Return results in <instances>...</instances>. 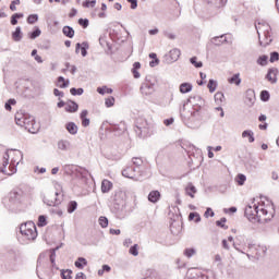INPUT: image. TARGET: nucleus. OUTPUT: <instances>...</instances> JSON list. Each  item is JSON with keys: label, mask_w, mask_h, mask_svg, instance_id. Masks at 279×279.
<instances>
[{"label": "nucleus", "mask_w": 279, "mask_h": 279, "mask_svg": "<svg viewBox=\"0 0 279 279\" xmlns=\"http://www.w3.org/2000/svg\"><path fill=\"white\" fill-rule=\"evenodd\" d=\"M45 204H47V206H60V204H62L60 193L56 192L54 194L48 196V198H45Z\"/></svg>", "instance_id": "9d476101"}, {"label": "nucleus", "mask_w": 279, "mask_h": 279, "mask_svg": "<svg viewBox=\"0 0 279 279\" xmlns=\"http://www.w3.org/2000/svg\"><path fill=\"white\" fill-rule=\"evenodd\" d=\"M86 117H88V110H83L81 112V120H82L83 128H88V125H90V119Z\"/></svg>", "instance_id": "393cba45"}, {"label": "nucleus", "mask_w": 279, "mask_h": 279, "mask_svg": "<svg viewBox=\"0 0 279 279\" xmlns=\"http://www.w3.org/2000/svg\"><path fill=\"white\" fill-rule=\"evenodd\" d=\"M207 88L209 89V93H215V90H217V82H215V80H209Z\"/></svg>", "instance_id": "c03bdc74"}, {"label": "nucleus", "mask_w": 279, "mask_h": 279, "mask_svg": "<svg viewBox=\"0 0 279 279\" xmlns=\"http://www.w3.org/2000/svg\"><path fill=\"white\" fill-rule=\"evenodd\" d=\"M37 226L39 227V228H45V226H47V217L46 216H39L38 217V223H37Z\"/></svg>", "instance_id": "49530a36"}, {"label": "nucleus", "mask_w": 279, "mask_h": 279, "mask_svg": "<svg viewBox=\"0 0 279 279\" xmlns=\"http://www.w3.org/2000/svg\"><path fill=\"white\" fill-rule=\"evenodd\" d=\"M185 193L186 195H189L190 197H195V193H197V189L195 187V185H193L192 183L187 184V186L185 187Z\"/></svg>", "instance_id": "bb28decb"}, {"label": "nucleus", "mask_w": 279, "mask_h": 279, "mask_svg": "<svg viewBox=\"0 0 279 279\" xmlns=\"http://www.w3.org/2000/svg\"><path fill=\"white\" fill-rule=\"evenodd\" d=\"M37 21H38V14H31L27 17V23L29 25H34V23H37Z\"/></svg>", "instance_id": "09e8293b"}, {"label": "nucleus", "mask_w": 279, "mask_h": 279, "mask_svg": "<svg viewBox=\"0 0 279 279\" xmlns=\"http://www.w3.org/2000/svg\"><path fill=\"white\" fill-rule=\"evenodd\" d=\"M245 180H247V177L245 174H238L235 178V182L239 184V186H243L245 184Z\"/></svg>", "instance_id": "a19ab883"}, {"label": "nucleus", "mask_w": 279, "mask_h": 279, "mask_svg": "<svg viewBox=\"0 0 279 279\" xmlns=\"http://www.w3.org/2000/svg\"><path fill=\"white\" fill-rule=\"evenodd\" d=\"M160 201V193L158 191H151L148 194V202H151V204H156Z\"/></svg>", "instance_id": "5701e85b"}, {"label": "nucleus", "mask_w": 279, "mask_h": 279, "mask_svg": "<svg viewBox=\"0 0 279 279\" xmlns=\"http://www.w3.org/2000/svg\"><path fill=\"white\" fill-rule=\"evenodd\" d=\"M154 86H155L154 83H143L142 86H141L142 95H146V96L153 95L154 94Z\"/></svg>", "instance_id": "2eb2a0df"}, {"label": "nucleus", "mask_w": 279, "mask_h": 279, "mask_svg": "<svg viewBox=\"0 0 279 279\" xmlns=\"http://www.w3.org/2000/svg\"><path fill=\"white\" fill-rule=\"evenodd\" d=\"M229 84H235V86H241V77L240 74L236 73L232 77L228 80Z\"/></svg>", "instance_id": "72a5a7b5"}, {"label": "nucleus", "mask_w": 279, "mask_h": 279, "mask_svg": "<svg viewBox=\"0 0 279 279\" xmlns=\"http://www.w3.org/2000/svg\"><path fill=\"white\" fill-rule=\"evenodd\" d=\"M269 97H270L269 92L263 90V92L260 93V99H262V101H267V100L269 99Z\"/></svg>", "instance_id": "bf43d9fd"}, {"label": "nucleus", "mask_w": 279, "mask_h": 279, "mask_svg": "<svg viewBox=\"0 0 279 279\" xmlns=\"http://www.w3.org/2000/svg\"><path fill=\"white\" fill-rule=\"evenodd\" d=\"M98 221L99 226H101L102 228H108V219L106 218V216H100Z\"/></svg>", "instance_id": "864d4df0"}, {"label": "nucleus", "mask_w": 279, "mask_h": 279, "mask_svg": "<svg viewBox=\"0 0 279 279\" xmlns=\"http://www.w3.org/2000/svg\"><path fill=\"white\" fill-rule=\"evenodd\" d=\"M244 215L248 221H256V219H260L258 205L247 206L244 210Z\"/></svg>", "instance_id": "6e6552de"}, {"label": "nucleus", "mask_w": 279, "mask_h": 279, "mask_svg": "<svg viewBox=\"0 0 279 279\" xmlns=\"http://www.w3.org/2000/svg\"><path fill=\"white\" fill-rule=\"evenodd\" d=\"M255 29L257 31L259 45L260 47H267V45H271V26H269L266 22H258L255 24Z\"/></svg>", "instance_id": "f03ea898"}, {"label": "nucleus", "mask_w": 279, "mask_h": 279, "mask_svg": "<svg viewBox=\"0 0 279 279\" xmlns=\"http://www.w3.org/2000/svg\"><path fill=\"white\" fill-rule=\"evenodd\" d=\"M97 0H86L83 2V8H95Z\"/></svg>", "instance_id": "8fccbe9b"}, {"label": "nucleus", "mask_w": 279, "mask_h": 279, "mask_svg": "<svg viewBox=\"0 0 279 279\" xmlns=\"http://www.w3.org/2000/svg\"><path fill=\"white\" fill-rule=\"evenodd\" d=\"M25 199V192L23 190H13L9 193V208H16L21 206Z\"/></svg>", "instance_id": "423d86ee"}, {"label": "nucleus", "mask_w": 279, "mask_h": 279, "mask_svg": "<svg viewBox=\"0 0 279 279\" xmlns=\"http://www.w3.org/2000/svg\"><path fill=\"white\" fill-rule=\"evenodd\" d=\"M61 278L62 279H73V270H71V269L61 270Z\"/></svg>", "instance_id": "e433bc0d"}, {"label": "nucleus", "mask_w": 279, "mask_h": 279, "mask_svg": "<svg viewBox=\"0 0 279 279\" xmlns=\"http://www.w3.org/2000/svg\"><path fill=\"white\" fill-rule=\"evenodd\" d=\"M128 3H131V10H136L138 8V0H126Z\"/></svg>", "instance_id": "69168bd1"}, {"label": "nucleus", "mask_w": 279, "mask_h": 279, "mask_svg": "<svg viewBox=\"0 0 279 279\" xmlns=\"http://www.w3.org/2000/svg\"><path fill=\"white\" fill-rule=\"evenodd\" d=\"M204 217L208 219V217H215V211H213V208L208 207L204 214Z\"/></svg>", "instance_id": "0e129e2a"}, {"label": "nucleus", "mask_w": 279, "mask_h": 279, "mask_svg": "<svg viewBox=\"0 0 279 279\" xmlns=\"http://www.w3.org/2000/svg\"><path fill=\"white\" fill-rule=\"evenodd\" d=\"M53 95H54V97H59V99H60V98L64 97V92H60V89L54 88Z\"/></svg>", "instance_id": "338daca9"}, {"label": "nucleus", "mask_w": 279, "mask_h": 279, "mask_svg": "<svg viewBox=\"0 0 279 279\" xmlns=\"http://www.w3.org/2000/svg\"><path fill=\"white\" fill-rule=\"evenodd\" d=\"M20 232L23 236H25V239H27V241H35V239L38 236L36 225L32 221L21 225Z\"/></svg>", "instance_id": "20e7f679"}, {"label": "nucleus", "mask_w": 279, "mask_h": 279, "mask_svg": "<svg viewBox=\"0 0 279 279\" xmlns=\"http://www.w3.org/2000/svg\"><path fill=\"white\" fill-rule=\"evenodd\" d=\"M40 34H43L40 28L38 26H35V29L33 32L28 33V38L31 40H36V38H38L40 36Z\"/></svg>", "instance_id": "c756f323"}, {"label": "nucleus", "mask_w": 279, "mask_h": 279, "mask_svg": "<svg viewBox=\"0 0 279 279\" xmlns=\"http://www.w3.org/2000/svg\"><path fill=\"white\" fill-rule=\"evenodd\" d=\"M65 130L69 132V134H72V136H75V134H77L80 129L77 128V124H75V122H68L65 124Z\"/></svg>", "instance_id": "6ab92c4d"}, {"label": "nucleus", "mask_w": 279, "mask_h": 279, "mask_svg": "<svg viewBox=\"0 0 279 279\" xmlns=\"http://www.w3.org/2000/svg\"><path fill=\"white\" fill-rule=\"evenodd\" d=\"M16 256L14 254H9L4 257L3 263L1 264V271L4 274H12L17 269Z\"/></svg>", "instance_id": "0eeeda50"}, {"label": "nucleus", "mask_w": 279, "mask_h": 279, "mask_svg": "<svg viewBox=\"0 0 279 279\" xmlns=\"http://www.w3.org/2000/svg\"><path fill=\"white\" fill-rule=\"evenodd\" d=\"M255 101H256V92H254V89H247L245 93L246 106H254Z\"/></svg>", "instance_id": "4468645a"}, {"label": "nucleus", "mask_w": 279, "mask_h": 279, "mask_svg": "<svg viewBox=\"0 0 279 279\" xmlns=\"http://www.w3.org/2000/svg\"><path fill=\"white\" fill-rule=\"evenodd\" d=\"M37 276L40 279H49V278H51V274L46 272V275H43V272H40V259H38V262H37Z\"/></svg>", "instance_id": "f704fd0d"}, {"label": "nucleus", "mask_w": 279, "mask_h": 279, "mask_svg": "<svg viewBox=\"0 0 279 279\" xmlns=\"http://www.w3.org/2000/svg\"><path fill=\"white\" fill-rule=\"evenodd\" d=\"M129 253L132 254V256H138V244L131 246Z\"/></svg>", "instance_id": "603ef678"}, {"label": "nucleus", "mask_w": 279, "mask_h": 279, "mask_svg": "<svg viewBox=\"0 0 279 279\" xmlns=\"http://www.w3.org/2000/svg\"><path fill=\"white\" fill-rule=\"evenodd\" d=\"M269 60V57L267 54L260 56L257 59V64H259V66H267V61Z\"/></svg>", "instance_id": "4c0bfd02"}, {"label": "nucleus", "mask_w": 279, "mask_h": 279, "mask_svg": "<svg viewBox=\"0 0 279 279\" xmlns=\"http://www.w3.org/2000/svg\"><path fill=\"white\" fill-rule=\"evenodd\" d=\"M179 90L182 93V95H186V93H191V90H193V84L182 83L179 87Z\"/></svg>", "instance_id": "b1692460"}, {"label": "nucleus", "mask_w": 279, "mask_h": 279, "mask_svg": "<svg viewBox=\"0 0 279 279\" xmlns=\"http://www.w3.org/2000/svg\"><path fill=\"white\" fill-rule=\"evenodd\" d=\"M17 19H23V13H15L11 16V25H17L19 20Z\"/></svg>", "instance_id": "79ce46f5"}, {"label": "nucleus", "mask_w": 279, "mask_h": 279, "mask_svg": "<svg viewBox=\"0 0 279 279\" xmlns=\"http://www.w3.org/2000/svg\"><path fill=\"white\" fill-rule=\"evenodd\" d=\"M191 64H193L196 69H202L204 63L202 61H197V57H192L190 59Z\"/></svg>", "instance_id": "ea45409f"}, {"label": "nucleus", "mask_w": 279, "mask_h": 279, "mask_svg": "<svg viewBox=\"0 0 279 279\" xmlns=\"http://www.w3.org/2000/svg\"><path fill=\"white\" fill-rule=\"evenodd\" d=\"M80 110V105L73 100L65 102V112H77Z\"/></svg>", "instance_id": "dca6fc26"}, {"label": "nucleus", "mask_w": 279, "mask_h": 279, "mask_svg": "<svg viewBox=\"0 0 279 279\" xmlns=\"http://www.w3.org/2000/svg\"><path fill=\"white\" fill-rule=\"evenodd\" d=\"M169 53H170V58H171L172 62H178V59L181 56L180 49L174 48V49L170 50Z\"/></svg>", "instance_id": "2f4dec72"}, {"label": "nucleus", "mask_w": 279, "mask_h": 279, "mask_svg": "<svg viewBox=\"0 0 279 279\" xmlns=\"http://www.w3.org/2000/svg\"><path fill=\"white\" fill-rule=\"evenodd\" d=\"M132 160H133V165H134L135 167H143V159H142V158H140V157H134Z\"/></svg>", "instance_id": "13d9d810"}, {"label": "nucleus", "mask_w": 279, "mask_h": 279, "mask_svg": "<svg viewBox=\"0 0 279 279\" xmlns=\"http://www.w3.org/2000/svg\"><path fill=\"white\" fill-rule=\"evenodd\" d=\"M58 250H60V246H57L50 251V263L54 269H58V267H56V252H58Z\"/></svg>", "instance_id": "c9c22d12"}, {"label": "nucleus", "mask_w": 279, "mask_h": 279, "mask_svg": "<svg viewBox=\"0 0 279 279\" xmlns=\"http://www.w3.org/2000/svg\"><path fill=\"white\" fill-rule=\"evenodd\" d=\"M105 106L107 108H112V106H114V97H109L105 100Z\"/></svg>", "instance_id": "6e6d98bb"}, {"label": "nucleus", "mask_w": 279, "mask_h": 279, "mask_svg": "<svg viewBox=\"0 0 279 279\" xmlns=\"http://www.w3.org/2000/svg\"><path fill=\"white\" fill-rule=\"evenodd\" d=\"M111 189H112V182H110L109 180H102L101 182L102 193H109Z\"/></svg>", "instance_id": "cd10ccee"}, {"label": "nucleus", "mask_w": 279, "mask_h": 279, "mask_svg": "<svg viewBox=\"0 0 279 279\" xmlns=\"http://www.w3.org/2000/svg\"><path fill=\"white\" fill-rule=\"evenodd\" d=\"M10 154H8V151L4 154L3 156V163H2V168H0V173H4V175H13V173H16V169L12 168L9 172L8 170H5V167L8 165H10Z\"/></svg>", "instance_id": "9b49d317"}, {"label": "nucleus", "mask_w": 279, "mask_h": 279, "mask_svg": "<svg viewBox=\"0 0 279 279\" xmlns=\"http://www.w3.org/2000/svg\"><path fill=\"white\" fill-rule=\"evenodd\" d=\"M223 99H225L223 93L218 92L215 94V101H220V104H221V101H223Z\"/></svg>", "instance_id": "e2e57ef3"}, {"label": "nucleus", "mask_w": 279, "mask_h": 279, "mask_svg": "<svg viewBox=\"0 0 279 279\" xmlns=\"http://www.w3.org/2000/svg\"><path fill=\"white\" fill-rule=\"evenodd\" d=\"M85 278L86 276L84 275V272H77L75 277V279H85Z\"/></svg>", "instance_id": "774afa93"}, {"label": "nucleus", "mask_w": 279, "mask_h": 279, "mask_svg": "<svg viewBox=\"0 0 279 279\" xmlns=\"http://www.w3.org/2000/svg\"><path fill=\"white\" fill-rule=\"evenodd\" d=\"M16 5H21V0H13L10 4V11L16 12Z\"/></svg>", "instance_id": "5fc2aeb1"}, {"label": "nucleus", "mask_w": 279, "mask_h": 279, "mask_svg": "<svg viewBox=\"0 0 279 279\" xmlns=\"http://www.w3.org/2000/svg\"><path fill=\"white\" fill-rule=\"evenodd\" d=\"M75 210H77V202L72 201L68 205V213L72 214L75 213Z\"/></svg>", "instance_id": "37998d69"}, {"label": "nucleus", "mask_w": 279, "mask_h": 279, "mask_svg": "<svg viewBox=\"0 0 279 279\" xmlns=\"http://www.w3.org/2000/svg\"><path fill=\"white\" fill-rule=\"evenodd\" d=\"M279 61V53L274 51L270 53V62H278Z\"/></svg>", "instance_id": "680f3d73"}, {"label": "nucleus", "mask_w": 279, "mask_h": 279, "mask_svg": "<svg viewBox=\"0 0 279 279\" xmlns=\"http://www.w3.org/2000/svg\"><path fill=\"white\" fill-rule=\"evenodd\" d=\"M12 38L14 43H21V40H23V32H21V26H17L12 33Z\"/></svg>", "instance_id": "412c9836"}, {"label": "nucleus", "mask_w": 279, "mask_h": 279, "mask_svg": "<svg viewBox=\"0 0 279 279\" xmlns=\"http://www.w3.org/2000/svg\"><path fill=\"white\" fill-rule=\"evenodd\" d=\"M226 221H228V219L221 218L220 220L216 221V226H218V228H222L223 230H228V226H226Z\"/></svg>", "instance_id": "de8ad7c7"}, {"label": "nucleus", "mask_w": 279, "mask_h": 279, "mask_svg": "<svg viewBox=\"0 0 279 279\" xmlns=\"http://www.w3.org/2000/svg\"><path fill=\"white\" fill-rule=\"evenodd\" d=\"M74 265L77 267V269H84V267L88 265V262L84 257H78Z\"/></svg>", "instance_id": "473e14b6"}, {"label": "nucleus", "mask_w": 279, "mask_h": 279, "mask_svg": "<svg viewBox=\"0 0 279 279\" xmlns=\"http://www.w3.org/2000/svg\"><path fill=\"white\" fill-rule=\"evenodd\" d=\"M57 147L61 151H69V149H71V142L66 140H60L57 144Z\"/></svg>", "instance_id": "a211bd4d"}, {"label": "nucleus", "mask_w": 279, "mask_h": 279, "mask_svg": "<svg viewBox=\"0 0 279 279\" xmlns=\"http://www.w3.org/2000/svg\"><path fill=\"white\" fill-rule=\"evenodd\" d=\"M223 43H228V39L225 37V35H220L211 38V44L216 45V47L223 45Z\"/></svg>", "instance_id": "4be33fe9"}, {"label": "nucleus", "mask_w": 279, "mask_h": 279, "mask_svg": "<svg viewBox=\"0 0 279 279\" xmlns=\"http://www.w3.org/2000/svg\"><path fill=\"white\" fill-rule=\"evenodd\" d=\"M15 123L16 125H20V128H25L31 134H35L36 131L34 130V117L29 116L25 112H16L15 113Z\"/></svg>", "instance_id": "7ed1b4c3"}, {"label": "nucleus", "mask_w": 279, "mask_h": 279, "mask_svg": "<svg viewBox=\"0 0 279 279\" xmlns=\"http://www.w3.org/2000/svg\"><path fill=\"white\" fill-rule=\"evenodd\" d=\"M71 95L76 96V95H84V88H75L72 87L70 89Z\"/></svg>", "instance_id": "3c124183"}, {"label": "nucleus", "mask_w": 279, "mask_h": 279, "mask_svg": "<svg viewBox=\"0 0 279 279\" xmlns=\"http://www.w3.org/2000/svg\"><path fill=\"white\" fill-rule=\"evenodd\" d=\"M187 101L193 105V108L187 113H184L181 109V117L185 121H190V123H198V121H202V106H204V99L202 96H193L190 97Z\"/></svg>", "instance_id": "f257e3e1"}, {"label": "nucleus", "mask_w": 279, "mask_h": 279, "mask_svg": "<svg viewBox=\"0 0 279 279\" xmlns=\"http://www.w3.org/2000/svg\"><path fill=\"white\" fill-rule=\"evenodd\" d=\"M62 32L66 38H73V36H75V29H73L71 26H64Z\"/></svg>", "instance_id": "7c9ffc66"}, {"label": "nucleus", "mask_w": 279, "mask_h": 279, "mask_svg": "<svg viewBox=\"0 0 279 279\" xmlns=\"http://www.w3.org/2000/svg\"><path fill=\"white\" fill-rule=\"evenodd\" d=\"M64 169L65 171H71L72 173H74V175L80 180H86V178H88V170L84 168H77L75 166H65Z\"/></svg>", "instance_id": "1a4fd4ad"}, {"label": "nucleus", "mask_w": 279, "mask_h": 279, "mask_svg": "<svg viewBox=\"0 0 279 279\" xmlns=\"http://www.w3.org/2000/svg\"><path fill=\"white\" fill-rule=\"evenodd\" d=\"M135 169L134 168H132V167H126L124 170H122V175L124 177V178H129L130 180H134V178H135Z\"/></svg>", "instance_id": "aec40b11"}, {"label": "nucleus", "mask_w": 279, "mask_h": 279, "mask_svg": "<svg viewBox=\"0 0 279 279\" xmlns=\"http://www.w3.org/2000/svg\"><path fill=\"white\" fill-rule=\"evenodd\" d=\"M12 106H16V99H14V98L9 99L5 102L4 108H5V110L10 111V110H12Z\"/></svg>", "instance_id": "a18cd8bd"}, {"label": "nucleus", "mask_w": 279, "mask_h": 279, "mask_svg": "<svg viewBox=\"0 0 279 279\" xmlns=\"http://www.w3.org/2000/svg\"><path fill=\"white\" fill-rule=\"evenodd\" d=\"M184 255L187 257V258H191L193 255H195V248H186L184 251Z\"/></svg>", "instance_id": "052dcab7"}, {"label": "nucleus", "mask_w": 279, "mask_h": 279, "mask_svg": "<svg viewBox=\"0 0 279 279\" xmlns=\"http://www.w3.org/2000/svg\"><path fill=\"white\" fill-rule=\"evenodd\" d=\"M97 93H99V95H112V88H108L107 86L98 87Z\"/></svg>", "instance_id": "58836bf2"}, {"label": "nucleus", "mask_w": 279, "mask_h": 279, "mask_svg": "<svg viewBox=\"0 0 279 279\" xmlns=\"http://www.w3.org/2000/svg\"><path fill=\"white\" fill-rule=\"evenodd\" d=\"M124 199H125V192L117 191L114 194V197H113L114 203L118 206H121V204H123Z\"/></svg>", "instance_id": "f3484780"}, {"label": "nucleus", "mask_w": 279, "mask_h": 279, "mask_svg": "<svg viewBox=\"0 0 279 279\" xmlns=\"http://www.w3.org/2000/svg\"><path fill=\"white\" fill-rule=\"evenodd\" d=\"M89 47L90 46L88 45V41H83L82 44L77 43L75 48V53H80V50H81L83 58H86L88 56Z\"/></svg>", "instance_id": "f8f14e48"}, {"label": "nucleus", "mask_w": 279, "mask_h": 279, "mask_svg": "<svg viewBox=\"0 0 279 279\" xmlns=\"http://www.w3.org/2000/svg\"><path fill=\"white\" fill-rule=\"evenodd\" d=\"M242 138H248V143H254V132L252 130L243 131Z\"/></svg>", "instance_id": "c85d7f7f"}, {"label": "nucleus", "mask_w": 279, "mask_h": 279, "mask_svg": "<svg viewBox=\"0 0 279 279\" xmlns=\"http://www.w3.org/2000/svg\"><path fill=\"white\" fill-rule=\"evenodd\" d=\"M71 84V81L64 80L63 76H59L57 78V86L59 88H69V85Z\"/></svg>", "instance_id": "a878e982"}, {"label": "nucleus", "mask_w": 279, "mask_h": 279, "mask_svg": "<svg viewBox=\"0 0 279 279\" xmlns=\"http://www.w3.org/2000/svg\"><path fill=\"white\" fill-rule=\"evenodd\" d=\"M89 21L88 19H80L78 20V25H81V27H83L84 29H86V27H88Z\"/></svg>", "instance_id": "4d7b16f0"}, {"label": "nucleus", "mask_w": 279, "mask_h": 279, "mask_svg": "<svg viewBox=\"0 0 279 279\" xmlns=\"http://www.w3.org/2000/svg\"><path fill=\"white\" fill-rule=\"evenodd\" d=\"M266 80H268L270 84H276L278 82V70L276 68L269 69L266 74Z\"/></svg>", "instance_id": "ddd939ff"}, {"label": "nucleus", "mask_w": 279, "mask_h": 279, "mask_svg": "<svg viewBox=\"0 0 279 279\" xmlns=\"http://www.w3.org/2000/svg\"><path fill=\"white\" fill-rule=\"evenodd\" d=\"M149 122L145 118H138L135 122V133L140 138H147L149 136Z\"/></svg>", "instance_id": "39448f33"}]
</instances>
